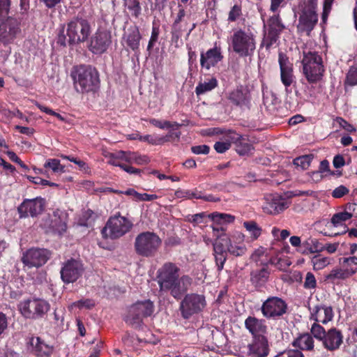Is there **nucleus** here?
Returning <instances> with one entry per match:
<instances>
[{
  "label": "nucleus",
  "mask_w": 357,
  "mask_h": 357,
  "mask_svg": "<svg viewBox=\"0 0 357 357\" xmlns=\"http://www.w3.org/2000/svg\"><path fill=\"white\" fill-rule=\"evenodd\" d=\"M181 301L178 310L181 317L186 320L202 312L207 304L204 294L197 293L186 292Z\"/></svg>",
  "instance_id": "obj_9"
},
{
  "label": "nucleus",
  "mask_w": 357,
  "mask_h": 357,
  "mask_svg": "<svg viewBox=\"0 0 357 357\" xmlns=\"http://www.w3.org/2000/svg\"><path fill=\"white\" fill-rule=\"evenodd\" d=\"M141 38L142 35L139 31V27L135 26L132 29H130L126 36V45L131 48L132 51L139 52Z\"/></svg>",
  "instance_id": "obj_37"
},
{
  "label": "nucleus",
  "mask_w": 357,
  "mask_h": 357,
  "mask_svg": "<svg viewBox=\"0 0 357 357\" xmlns=\"http://www.w3.org/2000/svg\"><path fill=\"white\" fill-rule=\"evenodd\" d=\"M12 8V0H0V20L9 17Z\"/></svg>",
  "instance_id": "obj_52"
},
{
  "label": "nucleus",
  "mask_w": 357,
  "mask_h": 357,
  "mask_svg": "<svg viewBox=\"0 0 357 357\" xmlns=\"http://www.w3.org/2000/svg\"><path fill=\"white\" fill-rule=\"evenodd\" d=\"M357 268H335L331 271L330 273L326 275V279L331 282H334L336 280H345L349 278L350 276L356 274Z\"/></svg>",
  "instance_id": "obj_33"
},
{
  "label": "nucleus",
  "mask_w": 357,
  "mask_h": 357,
  "mask_svg": "<svg viewBox=\"0 0 357 357\" xmlns=\"http://www.w3.org/2000/svg\"><path fill=\"white\" fill-rule=\"evenodd\" d=\"M284 29L285 25L279 13L269 17L267 20V31L262 39L261 45L264 46L266 50L278 46L280 37Z\"/></svg>",
  "instance_id": "obj_12"
},
{
  "label": "nucleus",
  "mask_w": 357,
  "mask_h": 357,
  "mask_svg": "<svg viewBox=\"0 0 357 357\" xmlns=\"http://www.w3.org/2000/svg\"><path fill=\"white\" fill-rule=\"evenodd\" d=\"M160 35V28L158 25L153 24L151 34V38L148 43L147 50L151 51L154 47V43L157 42Z\"/></svg>",
  "instance_id": "obj_60"
},
{
  "label": "nucleus",
  "mask_w": 357,
  "mask_h": 357,
  "mask_svg": "<svg viewBox=\"0 0 357 357\" xmlns=\"http://www.w3.org/2000/svg\"><path fill=\"white\" fill-rule=\"evenodd\" d=\"M0 24V42L8 44L13 41L17 34L21 32V22L16 18L9 17Z\"/></svg>",
  "instance_id": "obj_18"
},
{
  "label": "nucleus",
  "mask_w": 357,
  "mask_h": 357,
  "mask_svg": "<svg viewBox=\"0 0 357 357\" xmlns=\"http://www.w3.org/2000/svg\"><path fill=\"white\" fill-rule=\"evenodd\" d=\"M220 183H209L206 184L204 190L232 192L238 190L239 188L245 187L243 184L237 183L232 180H220Z\"/></svg>",
  "instance_id": "obj_32"
},
{
  "label": "nucleus",
  "mask_w": 357,
  "mask_h": 357,
  "mask_svg": "<svg viewBox=\"0 0 357 357\" xmlns=\"http://www.w3.org/2000/svg\"><path fill=\"white\" fill-rule=\"evenodd\" d=\"M269 342L266 335L257 336L248 344V354L252 357H266L269 355Z\"/></svg>",
  "instance_id": "obj_24"
},
{
  "label": "nucleus",
  "mask_w": 357,
  "mask_h": 357,
  "mask_svg": "<svg viewBox=\"0 0 357 357\" xmlns=\"http://www.w3.org/2000/svg\"><path fill=\"white\" fill-rule=\"evenodd\" d=\"M226 136L234 145L237 153L240 155H247L254 149V146L250 141L248 135L237 133L234 130H229Z\"/></svg>",
  "instance_id": "obj_20"
},
{
  "label": "nucleus",
  "mask_w": 357,
  "mask_h": 357,
  "mask_svg": "<svg viewBox=\"0 0 357 357\" xmlns=\"http://www.w3.org/2000/svg\"><path fill=\"white\" fill-rule=\"evenodd\" d=\"M61 157L64 158L65 160L73 162L75 164L77 165V166L82 171L86 172V169H89L86 162L83 160H81L80 159H78V158L65 155H61Z\"/></svg>",
  "instance_id": "obj_61"
},
{
  "label": "nucleus",
  "mask_w": 357,
  "mask_h": 357,
  "mask_svg": "<svg viewBox=\"0 0 357 357\" xmlns=\"http://www.w3.org/2000/svg\"><path fill=\"white\" fill-rule=\"evenodd\" d=\"M314 266L318 270L324 268L329 264V259L327 257H321V255H315L312 258Z\"/></svg>",
  "instance_id": "obj_58"
},
{
  "label": "nucleus",
  "mask_w": 357,
  "mask_h": 357,
  "mask_svg": "<svg viewBox=\"0 0 357 357\" xmlns=\"http://www.w3.org/2000/svg\"><path fill=\"white\" fill-rule=\"evenodd\" d=\"M291 202L288 199L282 197L281 195H272L271 197L266 199L263 206V210L266 213L271 215H278L282 211L287 209Z\"/></svg>",
  "instance_id": "obj_25"
},
{
  "label": "nucleus",
  "mask_w": 357,
  "mask_h": 357,
  "mask_svg": "<svg viewBox=\"0 0 357 357\" xmlns=\"http://www.w3.org/2000/svg\"><path fill=\"white\" fill-rule=\"evenodd\" d=\"M49 227L53 233L61 236V234L66 232L68 225L65 218L60 216L58 212H54L52 215Z\"/></svg>",
  "instance_id": "obj_36"
},
{
  "label": "nucleus",
  "mask_w": 357,
  "mask_h": 357,
  "mask_svg": "<svg viewBox=\"0 0 357 357\" xmlns=\"http://www.w3.org/2000/svg\"><path fill=\"white\" fill-rule=\"evenodd\" d=\"M180 271L176 264L165 262L156 273V282L160 291L169 293L176 301L182 298L192 283V278L189 275L180 277Z\"/></svg>",
  "instance_id": "obj_1"
},
{
  "label": "nucleus",
  "mask_w": 357,
  "mask_h": 357,
  "mask_svg": "<svg viewBox=\"0 0 357 357\" xmlns=\"http://www.w3.org/2000/svg\"><path fill=\"white\" fill-rule=\"evenodd\" d=\"M112 43L111 31L98 28L89 40V50L94 54H102Z\"/></svg>",
  "instance_id": "obj_14"
},
{
  "label": "nucleus",
  "mask_w": 357,
  "mask_h": 357,
  "mask_svg": "<svg viewBox=\"0 0 357 357\" xmlns=\"http://www.w3.org/2000/svg\"><path fill=\"white\" fill-rule=\"evenodd\" d=\"M102 191H104V192L109 191V192H113L115 194H124L126 195L133 196V197L135 200H139L140 194L138 193L137 191L134 190V188H128L126 190L123 191V190H114V188H104Z\"/></svg>",
  "instance_id": "obj_55"
},
{
  "label": "nucleus",
  "mask_w": 357,
  "mask_h": 357,
  "mask_svg": "<svg viewBox=\"0 0 357 357\" xmlns=\"http://www.w3.org/2000/svg\"><path fill=\"white\" fill-rule=\"evenodd\" d=\"M19 309L24 317L29 319H40L50 310V305L43 298H27L20 302Z\"/></svg>",
  "instance_id": "obj_11"
},
{
  "label": "nucleus",
  "mask_w": 357,
  "mask_h": 357,
  "mask_svg": "<svg viewBox=\"0 0 357 357\" xmlns=\"http://www.w3.org/2000/svg\"><path fill=\"white\" fill-rule=\"evenodd\" d=\"M44 167L51 169L56 174H61L65 171L64 165H61L60 160L58 159H48L45 161Z\"/></svg>",
  "instance_id": "obj_47"
},
{
  "label": "nucleus",
  "mask_w": 357,
  "mask_h": 357,
  "mask_svg": "<svg viewBox=\"0 0 357 357\" xmlns=\"http://www.w3.org/2000/svg\"><path fill=\"white\" fill-rule=\"evenodd\" d=\"M317 287V280L315 275L312 272H307L305 275V282L303 283V287L305 289H312Z\"/></svg>",
  "instance_id": "obj_59"
},
{
  "label": "nucleus",
  "mask_w": 357,
  "mask_h": 357,
  "mask_svg": "<svg viewBox=\"0 0 357 357\" xmlns=\"http://www.w3.org/2000/svg\"><path fill=\"white\" fill-rule=\"evenodd\" d=\"M297 31L310 36L319 21L316 0H307L300 8Z\"/></svg>",
  "instance_id": "obj_7"
},
{
  "label": "nucleus",
  "mask_w": 357,
  "mask_h": 357,
  "mask_svg": "<svg viewBox=\"0 0 357 357\" xmlns=\"http://www.w3.org/2000/svg\"><path fill=\"white\" fill-rule=\"evenodd\" d=\"M44 206V199L42 198L25 199L17 207V211L20 218H26L29 215L36 217V215L42 213Z\"/></svg>",
  "instance_id": "obj_22"
},
{
  "label": "nucleus",
  "mask_w": 357,
  "mask_h": 357,
  "mask_svg": "<svg viewBox=\"0 0 357 357\" xmlns=\"http://www.w3.org/2000/svg\"><path fill=\"white\" fill-rule=\"evenodd\" d=\"M315 307H319V312L321 311V310H323L324 312V317H323V319L321 317V323L322 324H327L329 323V321L333 319L334 312L333 307H327V305H315Z\"/></svg>",
  "instance_id": "obj_50"
},
{
  "label": "nucleus",
  "mask_w": 357,
  "mask_h": 357,
  "mask_svg": "<svg viewBox=\"0 0 357 357\" xmlns=\"http://www.w3.org/2000/svg\"><path fill=\"white\" fill-rule=\"evenodd\" d=\"M178 10L172 23L171 31L172 39L176 40L178 39L181 36L182 25L181 24L185 16V9L181 4H178Z\"/></svg>",
  "instance_id": "obj_34"
},
{
  "label": "nucleus",
  "mask_w": 357,
  "mask_h": 357,
  "mask_svg": "<svg viewBox=\"0 0 357 357\" xmlns=\"http://www.w3.org/2000/svg\"><path fill=\"white\" fill-rule=\"evenodd\" d=\"M244 326L252 335V338L257 336L265 335L268 331V326L265 319H258L255 316H248L244 321Z\"/></svg>",
  "instance_id": "obj_26"
},
{
  "label": "nucleus",
  "mask_w": 357,
  "mask_h": 357,
  "mask_svg": "<svg viewBox=\"0 0 357 357\" xmlns=\"http://www.w3.org/2000/svg\"><path fill=\"white\" fill-rule=\"evenodd\" d=\"M153 312V301L150 300L137 301L130 306L125 317V321L132 328H140L143 325L144 318L151 316Z\"/></svg>",
  "instance_id": "obj_8"
},
{
  "label": "nucleus",
  "mask_w": 357,
  "mask_h": 357,
  "mask_svg": "<svg viewBox=\"0 0 357 357\" xmlns=\"http://www.w3.org/2000/svg\"><path fill=\"white\" fill-rule=\"evenodd\" d=\"M52 252L45 248H29L24 252L22 262L29 268L40 267L48 261Z\"/></svg>",
  "instance_id": "obj_15"
},
{
  "label": "nucleus",
  "mask_w": 357,
  "mask_h": 357,
  "mask_svg": "<svg viewBox=\"0 0 357 357\" xmlns=\"http://www.w3.org/2000/svg\"><path fill=\"white\" fill-rule=\"evenodd\" d=\"M76 91L79 93L96 92L100 87L99 73L94 66L79 65L74 68L71 73Z\"/></svg>",
  "instance_id": "obj_3"
},
{
  "label": "nucleus",
  "mask_w": 357,
  "mask_h": 357,
  "mask_svg": "<svg viewBox=\"0 0 357 357\" xmlns=\"http://www.w3.org/2000/svg\"><path fill=\"white\" fill-rule=\"evenodd\" d=\"M123 6L129 15L138 19L142 13V4L139 0H123Z\"/></svg>",
  "instance_id": "obj_38"
},
{
  "label": "nucleus",
  "mask_w": 357,
  "mask_h": 357,
  "mask_svg": "<svg viewBox=\"0 0 357 357\" xmlns=\"http://www.w3.org/2000/svg\"><path fill=\"white\" fill-rule=\"evenodd\" d=\"M91 31V25L86 17H73L67 24L66 33L64 26L59 33L57 44L63 47H73L83 43L89 38Z\"/></svg>",
  "instance_id": "obj_2"
},
{
  "label": "nucleus",
  "mask_w": 357,
  "mask_h": 357,
  "mask_svg": "<svg viewBox=\"0 0 357 357\" xmlns=\"http://www.w3.org/2000/svg\"><path fill=\"white\" fill-rule=\"evenodd\" d=\"M270 270L268 266L252 270L250 273V282L257 289L266 285L269 280Z\"/></svg>",
  "instance_id": "obj_30"
},
{
  "label": "nucleus",
  "mask_w": 357,
  "mask_h": 357,
  "mask_svg": "<svg viewBox=\"0 0 357 357\" xmlns=\"http://www.w3.org/2000/svg\"><path fill=\"white\" fill-rule=\"evenodd\" d=\"M291 346L294 347V350L300 351L303 354L304 351H314L315 347L314 340L310 332H303L298 334L297 337L294 339Z\"/></svg>",
  "instance_id": "obj_28"
},
{
  "label": "nucleus",
  "mask_w": 357,
  "mask_h": 357,
  "mask_svg": "<svg viewBox=\"0 0 357 357\" xmlns=\"http://www.w3.org/2000/svg\"><path fill=\"white\" fill-rule=\"evenodd\" d=\"M118 155L119 157L128 162L129 164L135 162L137 165H146L151 161L148 155H140V153L137 152L120 151Z\"/></svg>",
  "instance_id": "obj_35"
},
{
  "label": "nucleus",
  "mask_w": 357,
  "mask_h": 357,
  "mask_svg": "<svg viewBox=\"0 0 357 357\" xmlns=\"http://www.w3.org/2000/svg\"><path fill=\"white\" fill-rule=\"evenodd\" d=\"M84 267L79 259H70L61 268V278L65 283L75 282L83 275Z\"/></svg>",
  "instance_id": "obj_16"
},
{
  "label": "nucleus",
  "mask_w": 357,
  "mask_h": 357,
  "mask_svg": "<svg viewBox=\"0 0 357 357\" xmlns=\"http://www.w3.org/2000/svg\"><path fill=\"white\" fill-rule=\"evenodd\" d=\"M208 218L211 219L213 222H216L220 225H226L233 222L235 220V217L229 213H213L208 214Z\"/></svg>",
  "instance_id": "obj_41"
},
{
  "label": "nucleus",
  "mask_w": 357,
  "mask_h": 357,
  "mask_svg": "<svg viewBox=\"0 0 357 357\" xmlns=\"http://www.w3.org/2000/svg\"><path fill=\"white\" fill-rule=\"evenodd\" d=\"M222 59L223 55L221 47L217 46V43H215L213 47L206 52H201L200 66L202 69L208 70L211 67L216 66L220 61H222Z\"/></svg>",
  "instance_id": "obj_21"
},
{
  "label": "nucleus",
  "mask_w": 357,
  "mask_h": 357,
  "mask_svg": "<svg viewBox=\"0 0 357 357\" xmlns=\"http://www.w3.org/2000/svg\"><path fill=\"white\" fill-rule=\"evenodd\" d=\"M344 85H357V64L349 67V72L346 74Z\"/></svg>",
  "instance_id": "obj_51"
},
{
  "label": "nucleus",
  "mask_w": 357,
  "mask_h": 357,
  "mask_svg": "<svg viewBox=\"0 0 357 357\" xmlns=\"http://www.w3.org/2000/svg\"><path fill=\"white\" fill-rule=\"evenodd\" d=\"M162 243L158 234L153 231H144L138 234L135 243V252L138 256L152 257L156 255Z\"/></svg>",
  "instance_id": "obj_5"
},
{
  "label": "nucleus",
  "mask_w": 357,
  "mask_h": 357,
  "mask_svg": "<svg viewBox=\"0 0 357 357\" xmlns=\"http://www.w3.org/2000/svg\"><path fill=\"white\" fill-rule=\"evenodd\" d=\"M181 132L179 130H169L167 134L160 137V145L165 142H178L181 137Z\"/></svg>",
  "instance_id": "obj_48"
},
{
  "label": "nucleus",
  "mask_w": 357,
  "mask_h": 357,
  "mask_svg": "<svg viewBox=\"0 0 357 357\" xmlns=\"http://www.w3.org/2000/svg\"><path fill=\"white\" fill-rule=\"evenodd\" d=\"M228 252L235 257L245 255L247 252L246 245L241 243H232L231 240L228 237V243L227 245Z\"/></svg>",
  "instance_id": "obj_42"
},
{
  "label": "nucleus",
  "mask_w": 357,
  "mask_h": 357,
  "mask_svg": "<svg viewBox=\"0 0 357 357\" xmlns=\"http://www.w3.org/2000/svg\"><path fill=\"white\" fill-rule=\"evenodd\" d=\"M228 141L229 142H216L213 146L216 152L219 153H225L226 151L229 150L232 142H231L229 140Z\"/></svg>",
  "instance_id": "obj_62"
},
{
  "label": "nucleus",
  "mask_w": 357,
  "mask_h": 357,
  "mask_svg": "<svg viewBox=\"0 0 357 357\" xmlns=\"http://www.w3.org/2000/svg\"><path fill=\"white\" fill-rule=\"evenodd\" d=\"M278 64L280 70L281 82L287 91L294 82H296V77L294 75V64L289 56L283 52H278Z\"/></svg>",
  "instance_id": "obj_17"
},
{
  "label": "nucleus",
  "mask_w": 357,
  "mask_h": 357,
  "mask_svg": "<svg viewBox=\"0 0 357 357\" xmlns=\"http://www.w3.org/2000/svg\"><path fill=\"white\" fill-rule=\"evenodd\" d=\"M113 164L119 166L120 168L123 169V171L128 172L130 174H134L135 175L141 176L140 173L142 170L138 168H135L131 167L129 164L123 163V162L113 161Z\"/></svg>",
  "instance_id": "obj_57"
},
{
  "label": "nucleus",
  "mask_w": 357,
  "mask_h": 357,
  "mask_svg": "<svg viewBox=\"0 0 357 357\" xmlns=\"http://www.w3.org/2000/svg\"><path fill=\"white\" fill-rule=\"evenodd\" d=\"M274 357H305V356L300 351L289 349L280 351Z\"/></svg>",
  "instance_id": "obj_64"
},
{
  "label": "nucleus",
  "mask_w": 357,
  "mask_h": 357,
  "mask_svg": "<svg viewBox=\"0 0 357 357\" xmlns=\"http://www.w3.org/2000/svg\"><path fill=\"white\" fill-rule=\"evenodd\" d=\"M305 249L310 253H315L324 251V245L319 243L317 239H310L306 241L303 244Z\"/></svg>",
  "instance_id": "obj_46"
},
{
  "label": "nucleus",
  "mask_w": 357,
  "mask_h": 357,
  "mask_svg": "<svg viewBox=\"0 0 357 357\" xmlns=\"http://www.w3.org/2000/svg\"><path fill=\"white\" fill-rule=\"evenodd\" d=\"M242 15V10L241 5L235 4L231 8L228 13V21L235 22Z\"/></svg>",
  "instance_id": "obj_56"
},
{
  "label": "nucleus",
  "mask_w": 357,
  "mask_h": 357,
  "mask_svg": "<svg viewBox=\"0 0 357 357\" xmlns=\"http://www.w3.org/2000/svg\"><path fill=\"white\" fill-rule=\"evenodd\" d=\"M260 310L266 319L278 320L288 312V304L281 297L269 296L263 301Z\"/></svg>",
  "instance_id": "obj_13"
},
{
  "label": "nucleus",
  "mask_w": 357,
  "mask_h": 357,
  "mask_svg": "<svg viewBox=\"0 0 357 357\" xmlns=\"http://www.w3.org/2000/svg\"><path fill=\"white\" fill-rule=\"evenodd\" d=\"M174 195L176 198H184V199H202L206 200V202H218L220 198L213 197V195H205L204 192L198 190V188H194L193 190H178L174 192Z\"/></svg>",
  "instance_id": "obj_31"
},
{
  "label": "nucleus",
  "mask_w": 357,
  "mask_h": 357,
  "mask_svg": "<svg viewBox=\"0 0 357 357\" xmlns=\"http://www.w3.org/2000/svg\"><path fill=\"white\" fill-rule=\"evenodd\" d=\"M150 123L158 128H160V129H165V128H176V130H178L179 127L181 126V123L178 122H171L167 121V120H165V121H161V120H159L158 119H151Z\"/></svg>",
  "instance_id": "obj_49"
},
{
  "label": "nucleus",
  "mask_w": 357,
  "mask_h": 357,
  "mask_svg": "<svg viewBox=\"0 0 357 357\" xmlns=\"http://www.w3.org/2000/svg\"><path fill=\"white\" fill-rule=\"evenodd\" d=\"M310 320L314 321L310 328V333L312 336V339H316L321 342L322 346L325 340L326 331L321 323V315L319 314V308L314 307L309 317Z\"/></svg>",
  "instance_id": "obj_27"
},
{
  "label": "nucleus",
  "mask_w": 357,
  "mask_h": 357,
  "mask_svg": "<svg viewBox=\"0 0 357 357\" xmlns=\"http://www.w3.org/2000/svg\"><path fill=\"white\" fill-rule=\"evenodd\" d=\"M229 242V237L226 235H217L215 241L213 243V255L214 256L217 270L221 271L223 269L225 261L227 259V245Z\"/></svg>",
  "instance_id": "obj_19"
},
{
  "label": "nucleus",
  "mask_w": 357,
  "mask_h": 357,
  "mask_svg": "<svg viewBox=\"0 0 357 357\" xmlns=\"http://www.w3.org/2000/svg\"><path fill=\"white\" fill-rule=\"evenodd\" d=\"M313 158V155H305L296 157L293 160V165H295L296 168L306 169L309 167Z\"/></svg>",
  "instance_id": "obj_45"
},
{
  "label": "nucleus",
  "mask_w": 357,
  "mask_h": 357,
  "mask_svg": "<svg viewBox=\"0 0 357 357\" xmlns=\"http://www.w3.org/2000/svg\"><path fill=\"white\" fill-rule=\"evenodd\" d=\"M228 99L234 105H243L246 103L247 97L241 89H236L229 93Z\"/></svg>",
  "instance_id": "obj_43"
},
{
  "label": "nucleus",
  "mask_w": 357,
  "mask_h": 357,
  "mask_svg": "<svg viewBox=\"0 0 357 357\" xmlns=\"http://www.w3.org/2000/svg\"><path fill=\"white\" fill-rule=\"evenodd\" d=\"M72 305L79 309H92L96 305L93 298H83L82 300L73 302Z\"/></svg>",
  "instance_id": "obj_53"
},
{
  "label": "nucleus",
  "mask_w": 357,
  "mask_h": 357,
  "mask_svg": "<svg viewBox=\"0 0 357 357\" xmlns=\"http://www.w3.org/2000/svg\"><path fill=\"white\" fill-rule=\"evenodd\" d=\"M232 50L240 57L252 56L256 50L255 36L250 31L239 28L231 36Z\"/></svg>",
  "instance_id": "obj_6"
},
{
  "label": "nucleus",
  "mask_w": 357,
  "mask_h": 357,
  "mask_svg": "<svg viewBox=\"0 0 357 357\" xmlns=\"http://www.w3.org/2000/svg\"><path fill=\"white\" fill-rule=\"evenodd\" d=\"M207 213H199L188 216V221L195 225L205 224L206 218H208Z\"/></svg>",
  "instance_id": "obj_54"
},
{
  "label": "nucleus",
  "mask_w": 357,
  "mask_h": 357,
  "mask_svg": "<svg viewBox=\"0 0 357 357\" xmlns=\"http://www.w3.org/2000/svg\"><path fill=\"white\" fill-rule=\"evenodd\" d=\"M218 84V82L216 77H211L208 81L199 82L195 88V92L197 96H200L209 91H211L213 89L216 88Z\"/></svg>",
  "instance_id": "obj_39"
},
{
  "label": "nucleus",
  "mask_w": 357,
  "mask_h": 357,
  "mask_svg": "<svg viewBox=\"0 0 357 357\" xmlns=\"http://www.w3.org/2000/svg\"><path fill=\"white\" fill-rule=\"evenodd\" d=\"M353 217V214L347 213V211L343 212L337 213L333 215L331 218V222L333 227H338L342 225L343 222L349 220Z\"/></svg>",
  "instance_id": "obj_44"
},
{
  "label": "nucleus",
  "mask_w": 357,
  "mask_h": 357,
  "mask_svg": "<svg viewBox=\"0 0 357 357\" xmlns=\"http://www.w3.org/2000/svg\"><path fill=\"white\" fill-rule=\"evenodd\" d=\"M29 344L31 347L33 354L39 357H50L54 351V347L45 343V340L37 336H33L29 339Z\"/></svg>",
  "instance_id": "obj_29"
},
{
  "label": "nucleus",
  "mask_w": 357,
  "mask_h": 357,
  "mask_svg": "<svg viewBox=\"0 0 357 357\" xmlns=\"http://www.w3.org/2000/svg\"><path fill=\"white\" fill-rule=\"evenodd\" d=\"M344 344V334L341 330L336 327H332L326 331L324 349L328 351H337Z\"/></svg>",
  "instance_id": "obj_23"
},
{
  "label": "nucleus",
  "mask_w": 357,
  "mask_h": 357,
  "mask_svg": "<svg viewBox=\"0 0 357 357\" xmlns=\"http://www.w3.org/2000/svg\"><path fill=\"white\" fill-rule=\"evenodd\" d=\"M132 227L133 224L128 218L121 216V213H118L109 218L101 233L104 238L118 239L129 232Z\"/></svg>",
  "instance_id": "obj_10"
},
{
  "label": "nucleus",
  "mask_w": 357,
  "mask_h": 357,
  "mask_svg": "<svg viewBox=\"0 0 357 357\" xmlns=\"http://www.w3.org/2000/svg\"><path fill=\"white\" fill-rule=\"evenodd\" d=\"M349 190L348 188L344 185H340L335 188L331 192V195L333 198H342L344 195L349 194Z\"/></svg>",
  "instance_id": "obj_63"
},
{
  "label": "nucleus",
  "mask_w": 357,
  "mask_h": 357,
  "mask_svg": "<svg viewBox=\"0 0 357 357\" xmlns=\"http://www.w3.org/2000/svg\"><path fill=\"white\" fill-rule=\"evenodd\" d=\"M303 73L309 84H317L325 73V66L321 54L317 52H303Z\"/></svg>",
  "instance_id": "obj_4"
},
{
  "label": "nucleus",
  "mask_w": 357,
  "mask_h": 357,
  "mask_svg": "<svg viewBox=\"0 0 357 357\" xmlns=\"http://www.w3.org/2000/svg\"><path fill=\"white\" fill-rule=\"evenodd\" d=\"M244 228L249 233L250 237L252 241L257 240L262 233V229L257 222L253 220L245 221L243 222Z\"/></svg>",
  "instance_id": "obj_40"
}]
</instances>
